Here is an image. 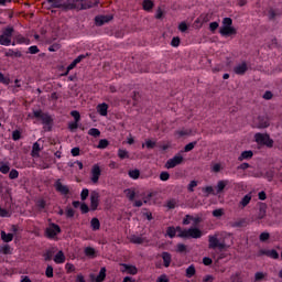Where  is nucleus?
<instances>
[{
    "label": "nucleus",
    "instance_id": "obj_1",
    "mask_svg": "<svg viewBox=\"0 0 282 282\" xmlns=\"http://www.w3.org/2000/svg\"><path fill=\"white\" fill-rule=\"evenodd\" d=\"M51 8H62V10H89L98 6V0H47Z\"/></svg>",
    "mask_w": 282,
    "mask_h": 282
},
{
    "label": "nucleus",
    "instance_id": "obj_2",
    "mask_svg": "<svg viewBox=\"0 0 282 282\" xmlns=\"http://www.w3.org/2000/svg\"><path fill=\"white\" fill-rule=\"evenodd\" d=\"M180 231L178 237L183 239H200L202 231L197 227H192L189 229H182V227H177Z\"/></svg>",
    "mask_w": 282,
    "mask_h": 282
},
{
    "label": "nucleus",
    "instance_id": "obj_3",
    "mask_svg": "<svg viewBox=\"0 0 282 282\" xmlns=\"http://www.w3.org/2000/svg\"><path fill=\"white\" fill-rule=\"evenodd\" d=\"M12 34H14V28L7 26L0 33V45H4V47H9V45H17V42L12 43Z\"/></svg>",
    "mask_w": 282,
    "mask_h": 282
},
{
    "label": "nucleus",
    "instance_id": "obj_4",
    "mask_svg": "<svg viewBox=\"0 0 282 282\" xmlns=\"http://www.w3.org/2000/svg\"><path fill=\"white\" fill-rule=\"evenodd\" d=\"M254 140L257 144H261L269 148H272V144H274V141H272V139H270V135L267 133H256Z\"/></svg>",
    "mask_w": 282,
    "mask_h": 282
},
{
    "label": "nucleus",
    "instance_id": "obj_5",
    "mask_svg": "<svg viewBox=\"0 0 282 282\" xmlns=\"http://www.w3.org/2000/svg\"><path fill=\"white\" fill-rule=\"evenodd\" d=\"M209 248L215 250V248H219V250H224L226 248V243L219 242V234L209 235L208 236Z\"/></svg>",
    "mask_w": 282,
    "mask_h": 282
},
{
    "label": "nucleus",
    "instance_id": "obj_6",
    "mask_svg": "<svg viewBox=\"0 0 282 282\" xmlns=\"http://www.w3.org/2000/svg\"><path fill=\"white\" fill-rule=\"evenodd\" d=\"M29 118H37L39 120H42L43 124L52 123V117L42 110H34L33 115H29Z\"/></svg>",
    "mask_w": 282,
    "mask_h": 282
},
{
    "label": "nucleus",
    "instance_id": "obj_7",
    "mask_svg": "<svg viewBox=\"0 0 282 282\" xmlns=\"http://www.w3.org/2000/svg\"><path fill=\"white\" fill-rule=\"evenodd\" d=\"M184 162V156L182 154H176L172 159H169L167 162L165 163L166 169H175V166H180Z\"/></svg>",
    "mask_w": 282,
    "mask_h": 282
},
{
    "label": "nucleus",
    "instance_id": "obj_8",
    "mask_svg": "<svg viewBox=\"0 0 282 282\" xmlns=\"http://www.w3.org/2000/svg\"><path fill=\"white\" fill-rule=\"evenodd\" d=\"M100 175H102V170L100 169V165L94 164L90 170V181L93 182V184H98Z\"/></svg>",
    "mask_w": 282,
    "mask_h": 282
},
{
    "label": "nucleus",
    "instance_id": "obj_9",
    "mask_svg": "<svg viewBox=\"0 0 282 282\" xmlns=\"http://www.w3.org/2000/svg\"><path fill=\"white\" fill-rule=\"evenodd\" d=\"M253 127L256 129H267V127H270V120L268 117H257L253 119Z\"/></svg>",
    "mask_w": 282,
    "mask_h": 282
},
{
    "label": "nucleus",
    "instance_id": "obj_10",
    "mask_svg": "<svg viewBox=\"0 0 282 282\" xmlns=\"http://www.w3.org/2000/svg\"><path fill=\"white\" fill-rule=\"evenodd\" d=\"M58 234H61V227L56 224H51L45 229V235L48 239H54V237H56Z\"/></svg>",
    "mask_w": 282,
    "mask_h": 282
},
{
    "label": "nucleus",
    "instance_id": "obj_11",
    "mask_svg": "<svg viewBox=\"0 0 282 282\" xmlns=\"http://www.w3.org/2000/svg\"><path fill=\"white\" fill-rule=\"evenodd\" d=\"M100 204V194L96 191L90 193V209L96 210Z\"/></svg>",
    "mask_w": 282,
    "mask_h": 282
},
{
    "label": "nucleus",
    "instance_id": "obj_12",
    "mask_svg": "<svg viewBox=\"0 0 282 282\" xmlns=\"http://www.w3.org/2000/svg\"><path fill=\"white\" fill-rule=\"evenodd\" d=\"M55 189L57 193H61V195H69V187L67 185H64L61 180H57L55 182Z\"/></svg>",
    "mask_w": 282,
    "mask_h": 282
},
{
    "label": "nucleus",
    "instance_id": "obj_13",
    "mask_svg": "<svg viewBox=\"0 0 282 282\" xmlns=\"http://www.w3.org/2000/svg\"><path fill=\"white\" fill-rule=\"evenodd\" d=\"M235 74L238 76H243L248 72V64L246 62H241L240 64L234 67Z\"/></svg>",
    "mask_w": 282,
    "mask_h": 282
},
{
    "label": "nucleus",
    "instance_id": "obj_14",
    "mask_svg": "<svg viewBox=\"0 0 282 282\" xmlns=\"http://www.w3.org/2000/svg\"><path fill=\"white\" fill-rule=\"evenodd\" d=\"M121 267L123 269H121V272H127V274H132L135 275L138 274V268H135V265H131V264H121Z\"/></svg>",
    "mask_w": 282,
    "mask_h": 282
},
{
    "label": "nucleus",
    "instance_id": "obj_15",
    "mask_svg": "<svg viewBox=\"0 0 282 282\" xmlns=\"http://www.w3.org/2000/svg\"><path fill=\"white\" fill-rule=\"evenodd\" d=\"M113 19L112 15H100L95 18L96 25H105V23H109Z\"/></svg>",
    "mask_w": 282,
    "mask_h": 282
},
{
    "label": "nucleus",
    "instance_id": "obj_16",
    "mask_svg": "<svg viewBox=\"0 0 282 282\" xmlns=\"http://www.w3.org/2000/svg\"><path fill=\"white\" fill-rule=\"evenodd\" d=\"M96 109H97V113H99V116L106 117L109 111V105L102 102V104L97 105Z\"/></svg>",
    "mask_w": 282,
    "mask_h": 282
},
{
    "label": "nucleus",
    "instance_id": "obj_17",
    "mask_svg": "<svg viewBox=\"0 0 282 282\" xmlns=\"http://www.w3.org/2000/svg\"><path fill=\"white\" fill-rule=\"evenodd\" d=\"M220 34H221L223 36H230V35H232V34H237V31H236L235 28H232V26H223V28L220 29Z\"/></svg>",
    "mask_w": 282,
    "mask_h": 282
},
{
    "label": "nucleus",
    "instance_id": "obj_18",
    "mask_svg": "<svg viewBox=\"0 0 282 282\" xmlns=\"http://www.w3.org/2000/svg\"><path fill=\"white\" fill-rule=\"evenodd\" d=\"M162 259H163V264H164V268H170L171 265V262L173 261V258L171 256V253L169 252H163L161 254Z\"/></svg>",
    "mask_w": 282,
    "mask_h": 282
},
{
    "label": "nucleus",
    "instance_id": "obj_19",
    "mask_svg": "<svg viewBox=\"0 0 282 282\" xmlns=\"http://www.w3.org/2000/svg\"><path fill=\"white\" fill-rule=\"evenodd\" d=\"M4 56L9 58H21L22 54L19 51H14L12 48H9L6 53Z\"/></svg>",
    "mask_w": 282,
    "mask_h": 282
},
{
    "label": "nucleus",
    "instance_id": "obj_20",
    "mask_svg": "<svg viewBox=\"0 0 282 282\" xmlns=\"http://www.w3.org/2000/svg\"><path fill=\"white\" fill-rule=\"evenodd\" d=\"M53 261L57 264L65 263V253L63 251H58Z\"/></svg>",
    "mask_w": 282,
    "mask_h": 282
},
{
    "label": "nucleus",
    "instance_id": "obj_21",
    "mask_svg": "<svg viewBox=\"0 0 282 282\" xmlns=\"http://www.w3.org/2000/svg\"><path fill=\"white\" fill-rule=\"evenodd\" d=\"M250 202H252V195L247 194L243 196V198L240 200L239 206L241 208H246V206H248V204H250Z\"/></svg>",
    "mask_w": 282,
    "mask_h": 282
},
{
    "label": "nucleus",
    "instance_id": "obj_22",
    "mask_svg": "<svg viewBox=\"0 0 282 282\" xmlns=\"http://www.w3.org/2000/svg\"><path fill=\"white\" fill-rule=\"evenodd\" d=\"M15 42L19 44V45H30V39L23 36V35H17L15 36Z\"/></svg>",
    "mask_w": 282,
    "mask_h": 282
},
{
    "label": "nucleus",
    "instance_id": "obj_23",
    "mask_svg": "<svg viewBox=\"0 0 282 282\" xmlns=\"http://www.w3.org/2000/svg\"><path fill=\"white\" fill-rule=\"evenodd\" d=\"M175 235H177V237H180V231L177 230V227H169L166 229V236L170 237V239H173V237H175Z\"/></svg>",
    "mask_w": 282,
    "mask_h": 282
},
{
    "label": "nucleus",
    "instance_id": "obj_24",
    "mask_svg": "<svg viewBox=\"0 0 282 282\" xmlns=\"http://www.w3.org/2000/svg\"><path fill=\"white\" fill-rule=\"evenodd\" d=\"M254 155L252 151H243L238 158L239 162H243V160H250Z\"/></svg>",
    "mask_w": 282,
    "mask_h": 282
},
{
    "label": "nucleus",
    "instance_id": "obj_25",
    "mask_svg": "<svg viewBox=\"0 0 282 282\" xmlns=\"http://www.w3.org/2000/svg\"><path fill=\"white\" fill-rule=\"evenodd\" d=\"M84 253L89 258V259H96V249L91 247H86L84 249Z\"/></svg>",
    "mask_w": 282,
    "mask_h": 282
},
{
    "label": "nucleus",
    "instance_id": "obj_26",
    "mask_svg": "<svg viewBox=\"0 0 282 282\" xmlns=\"http://www.w3.org/2000/svg\"><path fill=\"white\" fill-rule=\"evenodd\" d=\"M228 186V181H219L216 185V195H219Z\"/></svg>",
    "mask_w": 282,
    "mask_h": 282
},
{
    "label": "nucleus",
    "instance_id": "obj_27",
    "mask_svg": "<svg viewBox=\"0 0 282 282\" xmlns=\"http://www.w3.org/2000/svg\"><path fill=\"white\" fill-rule=\"evenodd\" d=\"M83 58H85V55H79L77 58H75V59L72 62V64H69V65L67 66V72H72V69H74V67H76V65H77L78 63H80V61H83Z\"/></svg>",
    "mask_w": 282,
    "mask_h": 282
},
{
    "label": "nucleus",
    "instance_id": "obj_28",
    "mask_svg": "<svg viewBox=\"0 0 282 282\" xmlns=\"http://www.w3.org/2000/svg\"><path fill=\"white\" fill-rule=\"evenodd\" d=\"M1 239H2V241H4V243H10V241H12V239H14V235L6 234V231H1Z\"/></svg>",
    "mask_w": 282,
    "mask_h": 282
},
{
    "label": "nucleus",
    "instance_id": "obj_29",
    "mask_svg": "<svg viewBox=\"0 0 282 282\" xmlns=\"http://www.w3.org/2000/svg\"><path fill=\"white\" fill-rule=\"evenodd\" d=\"M39 153H41V145L37 142H35L33 144L31 155H32V158H39Z\"/></svg>",
    "mask_w": 282,
    "mask_h": 282
},
{
    "label": "nucleus",
    "instance_id": "obj_30",
    "mask_svg": "<svg viewBox=\"0 0 282 282\" xmlns=\"http://www.w3.org/2000/svg\"><path fill=\"white\" fill-rule=\"evenodd\" d=\"M107 278V269L101 268L99 274L96 278V282H102Z\"/></svg>",
    "mask_w": 282,
    "mask_h": 282
},
{
    "label": "nucleus",
    "instance_id": "obj_31",
    "mask_svg": "<svg viewBox=\"0 0 282 282\" xmlns=\"http://www.w3.org/2000/svg\"><path fill=\"white\" fill-rule=\"evenodd\" d=\"M124 195L126 197H128V199H130V202H133V199H135V191L128 188L124 191Z\"/></svg>",
    "mask_w": 282,
    "mask_h": 282
},
{
    "label": "nucleus",
    "instance_id": "obj_32",
    "mask_svg": "<svg viewBox=\"0 0 282 282\" xmlns=\"http://www.w3.org/2000/svg\"><path fill=\"white\" fill-rule=\"evenodd\" d=\"M197 271L195 270V265H189L187 269H186V276L187 279H193V276H195V273Z\"/></svg>",
    "mask_w": 282,
    "mask_h": 282
},
{
    "label": "nucleus",
    "instance_id": "obj_33",
    "mask_svg": "<svg viewBox=\"0 0 282 282\" xmlns=\"http://www.w3.org/2000/svg\"><path fill=\"white\" fill-rule=\"evenodd\" d=\"M130 241H131V243L140 245V243H144V238H142V236L133 235V236L130 237Z\"/></svg>",
    "mask_w": 282,
    "mask_h": 282
},
{
    "label": "nucleus",
    "instance_id": "obj_34",
    "mask_svg": "<svg viewBox=\"0 0 282 282\" xmlns=\"http://www.w3.org/2000/svg\"><path fill=\"white\" fill-rule=\"evenodd\" d=\"M118 158H120V160L129 159V151H127L124 149H119L118 150Z\"/></svg>",
    "mask_w": 282,
    "mask_h": 282
},
{
    "label": "nucleus",
    "instance_id": "obj_35",
    "mask_svg": "<svg viewBox=\"0 0 282 282\" xmlns=\"http://www.w3.org/2000/svg\"><path fill=\"white\" fill-rule=\"evenodd\" d=\"M90 226L93 230H100V220H98V218H93Z\"/></svg>",
    "mask_w": 282,
    "mask_h": 282
},
{
    "label": "nucleus",
    "instance_id": "obj_36",
    "mask_svg": "<svg viewBox=\"0 0 282 282\" xmlns=\"http://www.w3.org/2000/svg\"><path fill=\"white\" fill-rule=\"evenodd\" d=\"M128 175L131 180H138L140 177V170H130Z\"/></svg>",
    "mask_w": 282,
    "mask_h": 282
},
{
    "label": "nucleus",
    "instance_id": "obj_37",
    "mask_svg": "<svg viewBox=\"0 0 282 282\" xmlns=\"http://www.w3.org/2000/svg\"><path fill=\"white\" fill-rule=\"evenodd\" d=\"M153 8V0H144L143 1V10H151Z\"/></svg>",
    "mask_w": 282,
    "mask_h": 282
},
{
    "label": "nucleus",
    "instance_id": "obj_38",
    "mask_svg": "<svg viewBox=\"0 0 282 282\" xmlns=\"http://www.w3.org/2000/svg\"><path fill=\"white\" fill-rule=\"evenodd\" d=\"M144 147H147V149H155V141L147 140L145 143L142 144V149H144Z\"/></svg>",
    "mask_w": 282,
    "mask_h": 282
},
{
    "label": "nucleus",
    "instance_id": "obj_39",
    "mask_svg": "<svg viewBox=\"0 0 282 282\" xmlns=\"http://www.w3.org/2000/svg\"><path fill=\"white\" fill-rule=\"evenodd\" d=\"M88 135H93V138H98V135H100V130H98L97 128H91L88 131Z\"/></svg>",
    "mask_w": 282,
    "mask_h": 282
},
{
    "label": "nucleus",
    "instance_id": "obj_40",
    "mask_svg": "<svg viewBox=\"0 0 282 282\" xmlns=\"http://www.w3.org/2000/svg\"><path fill=\"white\" fill-rule=\"evenodd\" d=\"M170 177H171V174H169V172H162L160 174V181L161 182H169Z\"/></svg>",
    "mask_w": 282,
    "mask_h": 282
},
{
    "label": "nucleus",
    "instance_id": "obj_41",
    "mask_svg": "<svg viewBox=\"0 0 282 282\" xmlns=\"http://www.w3.org/2000/svg\"><path fill=\"white\" fill-rule=\"evenodd\" d=\"M45 275L47 276V279H52V276H54V268H52V265H48L46 268Z\"/></svg>",
    "mask_w": 282,
    "mask_h": 282
},
{
    "label": "nucleus",
    "instance_id": "obj_42",
    "mask_svg": "<svg viewBox=\"0 0 282 282\" xmlns=\"http://www.w3.org/2000/svg\"><path fill=\"white\" fill-rule=\"evenodd\" d=\"M203 193H207V195H217V193H215V188H213V186L204 187Z\"/></svg>",
    "mask_w": 282,
    "mask_h": 282
},
{
    "label": "nucleus",
    "instance_id": "obj_43",
    "mask_svg": "<svg viewBox=\"0 0 282 282\" xmlns=\"http://www.w3.org/2000/svg\"><path fill=\"white\" fill-rule=\"evenodd\" d=\"M109 147V141L107 139H101L98 144V149H107Z\"/></svg>",
    "mask_w": 282,
    "mask_h": 282
},
{
    "label": "nucleus",
    "instance_id": "obj_44",
    "mask_svg": "<svg viewBox=\"0 0 282 282\" xmlns=\"http://www.w3.org/2000/svg\"><path fill=\"white\" fill-rule=\"evenodd\" d=\"M0 173H2L3 175L10 173V165H8V164H2V165L0 166Z\"/></svg>",
    "mask_w": 282,
    "mask_h": 282
},
{
    "label": "nucleus",
    "instance_id": "obj_45",
    "mask_svg": "<svg viewBox=\"0 0 282 282\" xmlns=\"http://www.w3.org/2000/svg\"><path fill=\"white\" fill-rule=\"evenodd\" d=\"M70 116L74 117L75 122H80V112H78L77 110H73L70 112Z\"/></svg>",
    "mask_w": 282,
    "mask_h": 282
},
{
    "label": "nucleus",
    "instance_id": "obj_46",
    "mask_svg": "<svg viewBox=\"0 0 282 282\" xmlns=\"http://www.w3.org/2000/svg\"><path fill=\"white\" fill-rule=\"evenodd\" d=\"M195 144H197V142H191L186 144L184 148L185 153H188V151H193L195 149Z\"/></svg>",
    "mask_w": 282,
    "mask_h": 282
},
{
    "label": "nucleus",
    "instance_id": "obj_47",
    "mask_svg": "<svg viewBox=\"0 0 282 282\" xmlns=\"http://www.w3.org/2000/svg\"><path fill=\"white\" fill-rule=\"evenodd\" d=\"M267 257H270L271 259H276L279 257V252H276V250H269L267 251Z\"/></svg>",
    "mask_w": 282,
    "mask_h": 282
},
{
    "label": "nucleus",
    "instance_id": "obj_48",
    "mask_svg": "<svg viewBox=\"0 0 282 282\" xmlns=\"http://www.w3.org/2000/svg\"><path fill=\"white\" fill-rule=\"evenodd\" d=\"M0 83H2V85H10V78L0 73Z\"/></svg>",
    "mask_w": 282,
    "mask_h": 282
},
{
    "label": "nucleus",
    "instance_id": "obj_49",
    "mask_svg": "<svg viewBox=\"0 0 282 282\" xmlns=\"http://www.w3.org/2000/svg\"><path fill=\"white\" fill-rule=\"evenodd\" d=\"M223 24H224V28H231V25H232V19H230V18H225V19L223 20Z\"/></svg>",
    "mask_w": 282,
    "mask_h": 282
},
{
    "label": "nucleus",
    "instance_id": "obj_50",
    "mask_svg": "<svg viewBox=\"0 0 282 282\" xmlns=\"http://www.w3.org/2000/svg\"><path fill=\"white\" fill-rule=\"evenodd\" d=\"M80 197H82V200L85 202V199H87V197H89V189L84 188L80 193Z\"/></svg>",
    "mask_w": 282,
    "mask_h": 282
},
{
    "label": "nucleus",
    "instance_id": "obj_51",
    "mask_svg": "<svg viewBox=\"0 0 282 282\" xmlns=\"http://www.w3.org/2000/svg\"><path fill=\"white\" fill-rule=\"evenodd\" d=\"M9 177L10 180H17V177H19V171L11 170V172L9 173Z\"/></svg>",
    "mask_w": 282,
    "mask_h": 282
},
{
    "label": "nucleus",
    "instance_id": "obj_52",
    "mask_svg": "<svg viewBox=\"0 0 282 282\" xmlns=\"http://www.w3.org/2000/svg\"><path fill=\"white\" fill-rule=\"evenodd\" d=\"M224 215V209L219 208V209H215L213 212V217H223Z\"/></svg>",
    "mask_w": 282,
    "mask_h": 282
},
{
    "label": "nucleus",
    "instance_id": "obj_53",
    "mask_svg": "<svg viewBox=\"0 0 282 282\" xmlns=\"http://www.w3.org/2000/svg\"><path fill=\"white\" fill-rule=\"evenodd\" d=\"M156 282H169V275L162 274L156 279Z\"/></svg>",
    "mask_w": 282,
    "mask_h": 282
},
{
    "label": "nucleus",
    "instance_id": "obj_54",
    "mask_svg": "<svg viewBox=\"0 0 282 282\" xmlns=\"http://www.w3.org/2000/svg\"><path fill=\"white\" fill-rule=\"evenodd\" d=\"M0 217H10V212L0 207Z\"/></svg>",
    "mask_w": 282,
    "mask_h": 282
},
{
    "label": "nucleus",
    "instance_id": "obj_55",
    "mask_svg": "<svg viewBox=\"0 0 282 282\" xmlns=\"http://www.w3.org/2000/svg\"><path fill=\"white\" fill-rule=\"evenodd\" d=\"M197 186V181H192L189 184H188V191L189 193H193V191H195L194 188Z\"/></svg>",
    "mask_w": 282,
    "mask_h": 282
},
{
    "label": "nucleus",
    "instance_id": "obj_56",
    "mask_svg": "<svg viewBox=\"0 0 282 282\" xmlns=\"http://www.w3.org/2000/svg\"><path fill=\"white\" fill-rule=\"evenodd\" d=\"M193 223V216H186L184 219H183V224L184 226H188V224H192Z\"/></svg>",
    "mask_w": 282,
    "mask_h": 282
},
{
    "label": "nucleus",
    "instance_id": "obj_57",
    "mask_svg": "<svg viewBox=\"0 0 282 282\" xmlns=\"http://www.w3.org/2000/svg\"><path fill=\"white\" fill-rule=\"evenodd\" d=\"M29 53L30 54H39V46H36V45L30 46Z\"/></svg>",
    "mask_w": 282,
    "mask_h": 282
},
{
    "label": "nucleus",
    "instance_id": "obj_58",
    "mask_svg": "<svg viewBox=\"0 0 282 282\" xmlns=\"http://www.w3.org/2000/svg\"><path fill=\"white\" fill-rule=\"evenodd\" d=\"M171 45L173 47H180V37H173L172 42H171Z\"/></svg>",
    "mask_w": 282,
    "mask_h": 282
},
{
    "label": "nucleus",
    "instance_id": "obj_59",
    "mask_svg": "<svg viewBox=\"0 0 282 282\" xmlns=\"http://www.w3.org/2000/svg\"><path fill=\"white\" fill-rule=\"evenodd\" d=\"M176 248H177V252H186V245L184 243H178Z\"/></svg>",
    "mask_w": 282,
    "mask_h": 282
},
{
    "label": "nucleus",
    "instance_id": "obj_60",
    "mask_svg": "<svg viewBox=\"0 0 282 282\" xmlns=\"http://www.w3.org/2000/svg\"><path fill=\"white\" fill-rule=\"evenodd\" d=\"M13 140H21V132L19 130L13 131L12 133Z\"/></svg>",
    "mask_w": 282,
    "mask_h": 282
},
{
    "label": "nucleus",
    "instance_id": "obj_61",
    "mask_svg": "<svg viewBox=\"0 0 282 282\" xmlns=\"http://www.w3.org/2000/svg\"><path fill=\"white\" fill-rule=\"evenodd\" d=\"M36 206L40 210H43V208H45V200L43 199L37 200Z\"/></svg>",
    "mask_w": 282,
    "mask_h": 282
},
{
    "label": "nucleus",
    "instance_id": "obj_62",
    "mask_svg": "<svg viewBox=\"0 0 282 282\" xmlns=\"http://www.w3.org/2000/svg\"><path fill=\"white\" fill-rule=\"evenodd\" d=\"M65 268L67 272H74V270H76V268L72 263H66Z\"/></svg>",
    "mask_w": 282,
    "mask_h": 282
},
{
    "label": "nucleus",
    "instance_id": "obj_63",
    "mask_svg": "<svg viewBox=\"0 0 282 282\" xmlns=\"http://www.w3.org/2000/svg\"><path fill=\"white\" fill-rule=\"evenodd\" d=\"M215 278L213 275H205L203 278V282H214Z\"/></svg>",
    "mask_w": 282,
    "mask_h": 282
},
{
    "label": "nucleus",
    "instance_id": "obj_64",
    "mask_svg": "<svg viewBox=\"0 0 282 282\" xmlns=\"http://www.w3.org/2000/svg\"><path fill=\"white\" fill-rule=\"evenodd\" d=\"M265 276L262 272L256 273L254 281L259 282Z\"/></svg>",
    "mask_w": 282,
    "mask_h": 282
}]
</instances>
